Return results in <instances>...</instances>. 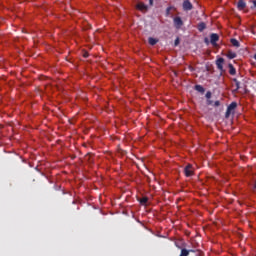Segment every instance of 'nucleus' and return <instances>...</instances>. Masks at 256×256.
<instances>
[{
    "instance_id": "f257e3e1",
    "label": "nucleus",
    "mask_w": 256,
    "mask_h": 256,
    "mask_svg": "<svg viewBox=\"0 0 256 256\" xmlns=\"http://www.w3.org/2000/svg\"><path fill=\"white\" fill-rule=\"evenodd\" d=\"M184 175H185V177H193V175H195V172L193 170V165L188 164L185 166Z\"/></svg>"
},
{
    "instance_id": "f03ea898",
    "label": "nucleus",
    "mask_w": 256,
    "mask_h": 256,
    "mask_svg": "<svg viewBox=\"0 0 256 256\" xmlns=\"http://www.w3.org/2000/svg\"><path fill=\"white\" fill-rule=\"evenodd\" d=\"M183 11H191L193 9V4L189 0H184L182 3Z\"/></svg>"
},
{
    "instance_id": "7ed1b4c3",
    "label": "nucleus",
    "mask_w": 256,
    "mask_h": 256,
    "mask_svg": "<svg viewBox=\"0 0 256 256\" xmlns=\"http://www.w3.org/2000/svg\"><path fill=\"white\" fill-rule=\"evenodd\" d=\"M217 41H219V34L212 33L210 35V43L213 47L217 46Z\"/></svg>"
},
{
    "instance_id": "20e7f679",
    "label": "nucleus",
    "mask_w": 256,
    "mask_h": 256,
    "mask_svg": "<svg viewBox=\"0 0 256 256\" xmlns=\"http://www.w3.org/2000/svg\"><path fill=\"white\" fill-rule=\"evenodd\" d=\"M223 63H225V59L224 58H218L216 60V67H217V69L220 70L221 73H223L225 71L223 69Z\"/></svg>"
},
{
    "instance_id": "39448f33",
    "label": "nucleus",
    "mask_w": 256,
    "mask_h": 256,
    "mask_svg": "<svg viewBox=\"0 0 256 256\" xmlns=\"http://www.w3.org/2000/svg\"><path fill=\"white\" fill-rule=\"evenodd\" d=\"M174 21V27H176L177 29H179L180 27H183V20L181 19V17L177 16L173 19Z\"/></svg>"
},
{
    "instance_id": "423d86ee",
    "label": "nucleus",
    "mask_w": 256,
    "mask_h": 256,
    "mask_svg": "<svg viewBox=\"0 0 256 256\" xmlns=\"http://www.w3.org/2000/svg\"><path fill=\"white\" fill-rule=\"evenodd\" d=\"M245 7H247V4L245 3V1L244 0H238L237 8L240 11H243V9H245Z\"/></svg>"
},
{
    "instance_id": "0eeeda50",
    "label": "nucleus",
    "mask_w": 256,
    "mask_h": 256,
    "mask_svg": "<svg viewBox=\"0 0 256 256\" xmlns=\"http://www.w3.org/2000/svg\"><path fill=\"white\" fill-rule=\"evenodd\" d=\"M137 9H138L139 11H147V9H149V7H148L147 5H145V3L139 2V3L137 4Z\"/></svg>"
},
{
    "instance_id": "6e6552de",
    "label": "nucleus",
    "mask_w": 256,
    "mask_h": 256,
    "mask_svg": "<svg viewBox=\"0 0 256 256\" xmlns=\"http://www.w3.org/2000/svg\"><path fill=\"white\" fill-rule=\"evenodd\" d=\"M189 253H195V250L182 249L179 256H189Z\"/></svg>"
},
{
    "instance_id": "1a4fd4ad",
    "label": "nucleus",
    "mask_w": 256,
    "mask_h": 256,
    "mask_svg": "<svg viewBox=\"0 0 256 256\" xmlns=\"http://www.w3.org/2000/svg\"><path fill=\"white\" fill-rule=\"evenodd\" d=\"M195 91H198V93H205V88L199 84L194 86Z\"/></svg>"
},
{
    "instance_id": "9d476101",
    "label": "nucleus",
    "mask_w": 256,
    "mask_h": 256,
    "mask_svg": "<svg viewBox=\"0 0 256 256\" xmlns=\"http://www.w3.org/2000/svg\"><path fill=\"white\" fill-rule=\"evenodd\" d=\"M207 28V24H205V22H201L198 24V31L202 32V31H205V29Z\"/></svg>"
},
{
    "instance_id": "9b49d317",
    "label": "nucleus",
    "mask_w": 256,
    "mask_h": 256,
    "mask_svg": "<svg viewBox=\"0 0 256 256\" xmlns=\"http://www.w3.org/2000/svg\"><path fill=\"white\" fill-rule=\"evenodd\" d=\"M229 67V73L231 75H237V70L235 69V67L233 66V64H228Z\"/></svg>"
},
{
    "instance_id": "f8f14e48",
    "label": "nucleus",
    "mask_w": 256,
    "mask_h": 256,
    "mask_svg": "<svg viewBox=\"0 0 256 256\" xmlns=\"http://www.w3.org/2000/svg\"><path fill=\"white\" fill-rule=\"evenodd\" d=\"M235 109H237V102H232L228 107L227 110L228 111H235Z\"/></svg>"
},
{
    "instance_id": "ddd939ff",
    "label": "nucleus",
    "mask_w": 256,
    "mask_h": 256,
    "mask_svg": "<svg viewBox=\"0 0 256 256\" xmlns=\"http://www.w3.org/2000/svg\"><path fill=\"white\" fill-rule=\"evenodd\" d=\"M230 43H232L233 47H241V44L239 43V40L232 38L230 40Z\"/></svg>"
},
{
    "instance_id": "4468645a",
    "label": "nucleus",
    "mask_w": 256,
    "mask_h": 256,
    "mask_svg": "<svg viewBox=\"0 0 256 256\" xmlns=\"http://www.w3.org/2000/svg\"><path fill=\"white\" fill-rule=\"evenodd\" d=\"M158 39H155V38H153V37H150L149 39H148V42H149V45H157V43H158Z\"/></svg>"
},
{
    "instance_id": "2eb2a0df",
    "label": "nucleus",
    "mask_w": 256,
    "mask_h": 256,
    "mask_svg": "<svg viewBox=\"0 0 256 256\" xmlns=\"http://www.w3.org/2000/svg\"><path fill=\"white\" fill-rule=\"evenodd\" d=\"M148 201H149L148 197H143V198L139 199L140 205H147Z\"/></svg>"
},
{
    "instance_id": "dca6fc26",
    "label": "nucleus",
    "mask_w": 256,
    "mask_h": 256,
    "mask_svg": "<svg viewBox=\"0 0 256 256\" xmlns=\"http://www.w3.org/2000/svg\"><path fill=\"white\" fill-rule=\"evenodd\" d=\"M227 57L228 59H235V57H237V53L229 51Z\"/></svg>"
},
{
    "instance_id": "f3484780",
    "label": "nucleus",
    "mask_w": 256,
    "mask_h": 256,
    "mask_svg": "<svg viewBox=\"0 0 256 256\" xmlns=\"http://www.w3.org/2000/svg\"><path fill=\"white\" fill-rule=\"evenodd\" d=\"M234 83H235V86H236V89H240L241 88V82H239V80H237V78L234 79Z\"/></svg>"
},
{
    "instance_id": "a211bd4d",
    "label": "nucleus",
    "mask_w": 256,
    "mask_h": 256,
    "mask_svg": "<svg viewBox=\"0 0 256 256\" xmlns=\"http://www.w3.org/2000/svg\"><path fill=\"white\" fill-rule=\"evenodd\" d=\"M230 115H231V111L228 110V108H227L226 113H225V118L228 119V117H229Z\"/></svg>"
},
{
    "instance_id": "6ab92c4d",
    "label": "nucleus",
    "mask_w": 256,
    "mask_h": 256,
    "mask_svg": "<svg viewBox=\"0 0 256 256\" xmlns=\"http://www.w3.org/2000/svg\"><path fill=\"white\" fill-rule=\"evenodd\" d=\"M211 91H208L207 93H206V95H205V97H206V99L208 100V99H211Z\"/></svg>"
},
{
    "instance_id": "aec40b11",
    "label": "nucleus",
    "mask_w": 256,
    "mask_h": 256,
    "mask_svg": "<svg viewBox=\"0 0 256 256\" xmlns=\"http://www.w3.org/2000/svg\"><path fill=\"white\" fill-rule=\"evenodd\" d=\"M219 105H221V102L219 100H216L214 102V107H219Z\"/></svg>"
},
{
    "instance_id": "412c9836",
    "label": "nucleus",
    "mask_w": 256,
    "mask_h": 256,
    "mask_svg": "<svg viewBox=\"0 0 256 256\" xmlns=\"http://www.w3.org/2000/svg\"><path fill=\"white\" fill-rule=\"evenodd\" d=\"M174 45H175V47H177V45H179V38H176Z\"/></svg>"
},
{
    "instance_id": "4be33fe9",
    "label": "nucleus",
    "mask_w": 256,
    "mask_h": 256,
    "mask_svg": "<svg viewBox=\"0 0 256 256\" xmlns=\"http://www.w3.org/2000/svg\"><path fill=\"white\" fill-rule=\"evenodd\" d=\"M206 103L207 105H213V101L211 99H208Z\"/></svg>"
},
{
    "instance_id": "5701e85b",
    "label": "nucleus",
    "mask_w": 256,
    "mask_h": 256,
    "mask_svg": "<svg viewBox=\"0 0 256 256\" xmlns=\"http://www.w3.org/2000/svg\"><path fill=\"white\" fill-rule=\"evenodd\" d=\"M205 43H207V45H209V39L205 38Z\"/></svg>"
},
{
    "instance_id": "b1692460",
    "label": "nucleus",
    "mask_w": 256,
    "mask_h": 256,
    "mask_svg": "<svg viewBox=\"0 0 256 256\" xmlns=\"http://www.w3.org/2000/svg\"><path fill=\"white\" fill-rule=\"evenodd\" d=\"M149 5L153 6V0H149Z\"/></svg>"
},
{
    "instance_id": "393cba45",
    "label": "nucleus",
    "mask_w": 256,
    "mask_h": 256,
    "mask_svg": "<svg viewBox=\"0 0 256 256\" xmlns=\"http://www.w3.org/2000/svg\"><path fill=\"white\" fill-rule=\"evenodd\" d=\"M166 11H167V13H169V12L171 11V7H168V8L166 9Z\"/></svg>"
},
{
    "instance_id": "a878e982",
    "label": "nucleus",
    "mask_w": 256,
    "mask_h": 256,
    "mask_svg": "<svg viewBox=\"0 0 256 256\" xmlns=\"http://www.w3.org/2000/svg\"><path fill=\"white\" fill-rule=\"evenodd\" d=\"M253 189H256V181H255V184H254V187H253Z\"/></svg>"
},
{
    "instance_id": "bb28decb",
    "label": "nucleus",
    "mask_w": 256,
    "mask_h": 256,
    "mask_svg": "<svg viewBox=\"0 0 256 256\" xmlns=\"http://www.w3.org/2000/svg\"><path fill=\"white\" fill-rule=\"evenodd\" d=\"M254 59L256 60V54L254 55Z\"/></svg>"
}]
</instances>
